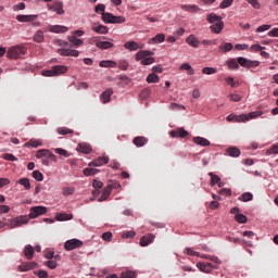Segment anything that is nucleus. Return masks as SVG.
Masks as SVG:
<instances>
[{
  "label": "nucleus",
  "mask_w": 278,
  "mask_h": 278,
  "mask_svg": "<svg viewBox=\"0 0 278 278\" xmlns=\"http://www.w3.org/2000/svg\"><path fill=\"white\" fill-rule=\"evenodd\" d=\"M151 55H153V52L149 50H141L136 53L135 60L136 62H141L142 66H149L155 63V59Z\"/></svg>",
  "instance_id": "obj_1"
},
{
  "label": "nucleus",
  "mask_w": 278,
  "mask_h": 278,
  "mask_svg": "<svg viewBox=\"0 0 278 278\" xmlns=\"http://www.w3.org/2000/svg\"><path fill=\"white\" fill-rule=\"evenodd\" d=\"M68 73V67L66 65H54L51 70L42 72L43 77H58V75H64Z\"/></svg>",
  "instance_id": "obj_2"
},
{
  "label": "nucleus",
  "mask_w": 278,
  "mask_h": 278,
  "mask_svg": "<svg viewBox=\"0 0 278 278\" xmlns=\"http://www.w3.org/2000/svg\"><path fill=\"white\" fill-rule=\"evenodd\" d=\"M27 53V48L23 46H14L9 48L7 55L10 58V60H18L21 55H25Z\"/></svg>",
  "instance_id": "obj_3"
},
{
  "label": "nucleus",
  "mask_w": 278,
  "mask_h": 278,
  "mask_svg": "<svg viewBox=\"0 0 278 278\" xmlns=\"http://www.w3.org/2000/svg\"><path fill=\"white\" fill-rule=\"evenodd\" d=\"M29 223V216L20 215L15 218L9 219V229H16L18 227H23V225H27Z\"/></svg>",
  "instance_id": "obj_4"
},
{
  "label": "nucleus",
  "mask_w": 278,
  "mask_h": 278,
  "mask_svg": "<svg viewBox=\"0 0 278 278\" xmlns=\"http://www.w3.org/2000/svg\"><path fill=\"white\" fill-rule=\"evenodd\" d=\"M102 21L103 23H106V24H123L125 23V16H116V15H113L112 13H102Z\"/></svg>",
  "instance_id": "obj_5"
},
{
  "label": "nucleus",
  "mask_w": 278,
  "mask_h": 278,
  "mask_svg": "<svg viewBox=\"0 0 278 278\" xmlns=\"http://www.w3.org/2000/svg\"><path fill=\"white\" fill-rule=\"evenodd\" d=\"M84 242L79 239H70L64 243L65 251H75V249H81Z\"/></svg>",
  "instance_id": "obj_6"
},
{
  "label": "nucleus",
  "mask_w": 278,
  "mask_h": 278,
  "mask_svg": "<svg viewBox=\"0 0 278 278\" xmlns=\"http://www.w3.org/2000/svg\"><path fill=\"white\" fill-rule=\"evenodd\" d=\"M36 157L38 160L47 159V160H51V162H58V156H55V154H53L51 151L45 150V149L37 151Z\"/></svg>",
  "instance_id": "obj_7"
},
{
  "label": "nucleus",
  "mask_w": 278,
  "mask_h": 278,
  "mask_svg": "<svg viewBox=\"0 0 278 278\" xmlns=\"http://www.w3.org/2000/svg\"><path fill=\"white\" fill-rule=\"evenodd\" d=\"M238 64H240V66H243V68H255L260 66V61H251L247 58L239 56Z\"/></svg>",
  "instance_id": "obj_8"
},
{
  "label": "nucleus",
  "mask_w": 278,
  "mask_h": 278,
  "mask_svg": "<svg viewBox=\"0 0 278 278\" xmlns=\"http://www.w3.org/2000/svg\"><path fill=\"white\" fill-rule=\"evenodd\" d=\"M47 212V206H33L29 210L28 218H38V216L45 215Z\"/></svg>",
  "instance_id": "obj_9"
},
{
  "label": "nucleus",
  "mask_w": 278,
  "mask_h": 278,
  "mask_svg": "<svg viewBox=\"0 0 278 278\" xmlns=\"http://www.w3.org/2000/svg\"><path fill=\"white\" fill-rule=\"evenodd\" d=\"M226 121H228V123H247V121H249V115H247V114H241V115L230 114L226 117Z\"/></svg>",
  "instance_id": "obj_10"
},
{
  "label": "nucleus",
  "mask_w": 278,
  "mask_h": 278,
  "mask_svg": "<svg viewBox=\"0 0 278 278\" xmlns=\"http://www.w3.org/2000/svg\"><path fill=\"white\" fill-rule=\"evenodd\" d=\"M58 53L63 58H79V52L73 49H59Z\"/></svg>",
  "instance_id": "obj_11"
},
{
  "label": "nucleus",
  "mask_w": 278,
  "mask_h": 278,
  "mask_svg": "<svg viewBox=\"0 0 278 278\" xmlns=\"http://www.w3.org/2000/svg\"><path fill=\"white\" fill-rule=\"evenodd\" d=\"M99 37H93L91 38V42H96V47H98V49H112V47H114V43L110 42V41H98Z\"/></svg>",
  "instance_id": "obj_12"
},
{
  "label": "nucleus",
  "mask_w": 278,
  "mask_h": 278,
  "mask_svg": "<svg viewBox=\"0 0 278 278\" xmlns=\"http://www.w3.org/2000/svg\"><path fill=\"white\" fill-rule=\"evenodd\" d=\"M197 268L201 270V273H212L213 268H216V266L212 265V263H203V262H198L197 263Z\"/></svg>",
  "instance_id": "obj_13"
},
{
  "label": "nucleus",
  "mask_w": 278,
  "mask_h": 278,
  "mask_svg": "<svg viewBox=\"0 0 278 278\" xmlns=\"http://www.w3.org/2000/svg\"><path fill=\"white\" fill-rule=\"evenodd\" d=\"M48 9L52 12H56V14H64V4H62V2H54L53 4H49Z\"/></svg>",
  "instance_id": "obj_14"
},
{
  "label": "nucleus",
  "mask_w": 278,
  "mask_h": 278,
  "mask_svg": "<svg viewBox=\"0 0 278 278\" xmlns=\"http://www.w3.org/2000/svg\"><path fill=\"white\" fill-rule=\"evenodd\" d=\"M36 266H38L36 262H26V263H22L18 266V270H21V273H26L27 270H34Z\"/></svg>",
  "instance_id": "obj_15"
},
{
  "label": "nucleus",
  "mask_w": 278,
  "mask_h": 278,
  "mask_svg": "<svg viewBox=\"0 0 278 278\" xmlns=\"http://www.w3.org/2000/svg\"><path fill=\"white\" fill-rule=\"evenodd\" d=\"M110 162V157L108 156H99L98 159L93 160L89 163V166H103Z\"/></svg>",
  "instance_id": "obj_16"
},
{
  "label": "nucleus",
  "mask_w": 278,
  "mask_h": 278,
  "mask_svg": "<svg viewBox=\"0 0 278 278\" xmlns=\"http://www.w3.org/2000/svg\"><path fill=\"white\" fill-rule=\"evenodd\" d=\"M112 94H114V91L111 88L102 92L100 96L102 103H110L112 101Z\"/></svg>",
  "instance_id": "obj_17"
},
{
  "label": "nucleus",
  "mask_w": 278,
  "mask_h": 278,
  "mask_svg": "<svg viewBox=\"0 0 278 278\" xmlns=\"http://www.w3.org/2000/svg\"><path fill=\"white\" fill-rule=\"evenodd\" d=\"M49 31L52 34H66V31H68V27L62 25H52L49 27Z\"/></svg>",
  "instance_id": "obj_18"
},
{
  "label": "nucleus",
  "mask_w": 278,
  "mask_h": 278,
  "mask_svg": "<svg viewBox=\"0 0 278 278\" xmlns=\"http://www.w3.org/2000/svg\"><path fill=\"white\" fill-rule=\"evenodd\" d=\"M187 45H189L190 47H193L194 49H199L201 41L194 36V35H190L187 39H186Z\"/></svg>",
  "instance_id": "obj_19"
},
{
  "label": "nucleus",
  "mask_w": 278,
  "mask_h": 278,
  "mask_svg": "<svg viewBox=\"0 0 278 278\" xmlns=\"http://www.w3.org/2000/svg\"><path fill=\"white\" fill-rule=\"evenodd\" d=\"M38 18V15H17L16 21L20 23H31Z\"/></svg>",
  "instance_id": "obj_20"
},
{
  "label": "nucleus",
  "mask_w": 278,
  "mask_h": 278,
  "mask_svg": "<svg viewBox=\"0 0 278 278\" xmlns=\"http://www.w3.org/2000/svg\"><path fill=\"white\" fill-rule=\"evenodd\" d=\"M78 153H85L86 155L92 153V147L88 143H79L77 147Z\"/></svg>",
  "instance_id": "obj_21"
},
{
  "label": "nucleus",
  "mask_w": 278,
  "mask_h": 278,
  "mask_svg": "<svg viewBox=\"0 0 278 278\" xmlns=\"http://www.w3.org/2000/svg\"><path fill=\"white\" fill-rule=\"evenodd\" d=\"M225 27V22H217L215 24H213L212 26H210V29L212 31V34H220V31H223V28Z\"/></svg>",
  "instance_id": "obj_22"
},
{
  "label": "nucleus",
  "mask_w": 278,
  "mask_h": 278,
  "mask_svg": "<svg viewBox=\"0 0 278 278\" xmlns=\"http://www.w3.org/2000/svg\"><path fill=\"white\" fill-rule=\"evenodd\" d=\"M110 194H112V186H108L103 189L101 197L98 199L99 203L108 201Z\"/></svg>",
  "instance_id": "obj_23"
},
{
  "label": "nucleus",
  "mask_w": 278,
  "mask_h": 278,
  "mask_svg": "<svg viewBox=\"0 0 278 278\" xmlns=\"http://www.w3.org/2000/svg\"><path fill=\"white\" fill-rule=\"evenodd\" d=\"M153 240H155V236L154 235H147L144 237H142L140 239V245L141 247H149V244H151V242H153Z\"/></svg>",
  "instance_id": "obj_24"
},
{
  "label": "nucleus",
  "mask_w": 278,
  "mask_h": 278,
  "mask_svg": "<svg viewBox=\"0 0 278 278\" xmlns=\"http://www.w3.org/2000/svg\"><path fill=\"white\" fill-rule=\"evenodd\" d=\"M170 136L172 138H186V136H188V131L184 128H179L178 130H172Z\"/></svg>",
  "instance_id": "obj_25"
},
{
  "label": "nucleus",
  "mask_w": 278,
  "mask_h": 278,
  "mask_svg": "<svg viewBox=\"0 0 278 278\" xmlns=\"http://www.w3.org/2000/svg\"><path fill=\"white\" fill-rule=\"evenodd\" d=\"M24 147H26L27 149H29V147H31L33 149H38V147H42V141H40L39 139H30L24 144Z\"/></svg>",
  "instance_id": "obj_26"
},
{
  "label": "nucleus",
  "mask_w": 278,
  "mask_h": 278,
  "mask_svg": "<svg viewBox=\"0 0 278 278\" xmlns=\"http://www.w3.org/2000/svg\"><path fill=\"white\" fill-rule=\"evenodd\" d=\"M34 253H35L34 247H31L30 244L24 248V255L26 260H34Z\"/></svg>",
  "instance_id": "obj_27"
},
{
  "label": "nucleus",
  "mask_w": 278,
  "mask_h": 278,
  "mask_svg": "<svg viewBox=\"0 0 278 278\" xmlns=\"http://www.w3.org/2000/svg\"><path fill=\"white\" fill-rule=\"evenodd\" d=\"M164 40H166V35L157 34L155 37L150 39V45H159L161 42H164Z\"/></svg>",
  "instance_id": "obj_28"
},
{
  "label": "nucleus",
  "mask_w": 278,
  "mask_h": 278,
  "mask_svg": "<svg viewBox=\"0 0 278 278\" xmlns=\"http://www.w3.org/2000/svg\"><path fill=\"white\" fill-rule=\"evenodd\" d=\"M226 153L230 156V157H240V149H238L237 147H230L226 150Z\"/></svg>",
  "instance_id": "obj_29"
},
{
  "label": "nucleus",
  "mask_w": 278,
  "mask_h": 278,
  "mask_svg": "<svg viewBox=\"0 0 278 278\" xmlns=\"http://www.w3.org/2000/svg\"><path fill=\"white\" fill-rule=\"evenodd\" d=\"M92 31H96V34L105 35V34H109L110 28H108V26H104V25H98L92 27Z\"/></svg>",
  "instance_id": "obj_30"
},
{
  "label": "nucleus",
  "mask_w": 278,
  "mask_h": 278,
  "mask_svg": "<svg viewBox=\"0 0 278 278\" xmlns=\"http://www.w3.org/2000/svg\"><path fill=\"white\" fill-rule=\"evenodd\" d=\"M207 23L214 24V23H220L223 22V17L216 15V13H211L206 17Z\"/></svg>",
  "instance_id": "obj_31"
},
{
  "label": "nucleus",
  "mask_w": 278,
  "mask_h": 278,
  "mask_svg": "<svg viewBox=\"0 0 278 278\" xmlns=\"http://www.w3.org/2000/svg\"><path fill=\"white\" fill-rule=\"evenodd\" d=\"M132 142L137 147H144V144L149 142V139H147V137H135Z\"/></svg>",
  "instance_id": "obj_32"
},
{
  "label": "nucleus",
  "mask_w": 278,
  "mask_h": 278,
  "mask_svg": "<svg viewBox=\"0 0 278 278\" xmlns=\"http://www.w3.org/2000/svg\"><path fill=\"white\" fill-rule=\"evenodd\" d=\"M193 142L195 144H199L200 147H210V140L203 138V137H195L193 138Z\"/></svg>",
  "instance_id": "obj_33"
},
{
  "label": "nucleus",
  "mask_w": 278,
  "mask_h": 278,
  "mask_svg": "<svg viewBox=\"0 0 278 278\" xmlns=\"http://www.w3.org/2000/svg\"><path fill=\"white\" fill-rule=\"evenodd\" d=\"M238 200L242 201L243 203H249V201H253V193L244 192L238 198Z\"/></svg>",
  "instance_id": "obj_34"
},
{
  "label": "nucleus",
  "mask_w": 278,
  "mask_h": 278,
  "mask_svg": "<svg viewBox=\"0 0 278 278\" xmlns=\"http://www.w3.org/2000/svg\"><path fill=\"white\" fill-rule=\"evenodd\" d=\"M125 49H128V51H138V49L140 48L138 46V42L136 41H127L125 45H124Z\"/></svg>",
  "instance_id": "obj_35"
},
{
  "label": "nucleus",
  "mask_w": 278,
  "mask_h": 278,
  "mask_svg": "<svg viewBox=\"0 0 278 278\" xmlns=\"http://www.w3.org/2000/svg\"><path fill=\"white\" fill-rule=\"evenodd\" d=\"M99 66H101V68H116V62H114V61H101L99 63Z\"/></svg>",
  "instance_id": "obj_36"
},
{
  "label": "nucleus",
  "mask_w": 278,
  "mask_h": 278,
  "mask_svg": "<svg viewBox=\"0 0 278 278\" xmlns=\"http://www.w3.org/2000/svg\"><path fill=\"white\" fill-rule=\"evenodd\" d=\"M218 49L222 53H228V51H231V49H233V43L226 42L224 45H220Z\"/></svg>",
  "instance_id": "obj_37"
},
{
  "label": "nucleus",
  "mask_w": 278,
  "mask_h": 278,
  "mask_svg": "<svg viewBox=\"0 0 278 278\" xmlns=\"http://www.w3.org/2000/svg\"><path fill=\"white\" fill-rule=\"evenodd\" d=\"M35 42H45V31L37 30L34 35Z\"/></svg>",
  "instance_id": "obj_38"
},
{
  "label": "nucleus",
  "mask_w": 278,
  "mask_h": 278,
  "mask_svg": "<svg viewBox=\"0 0 278 278\" xmlns=\"http://www.w3.org/2000/svg\"><path fill=\"white\" fill-rule=\"evenodd\" d=\"M20 186H24L25 190H30L31 184L29 182L28 178H21L16 181Z\"/></svg>",
  "instance_id": "obj_39"
},
{
  "label": "nucleus",
  "mask_w": 278,
  "mask_h": 278,
  "mask_svg": "<svg viewBox=\"0 0 278 278\" xmlns=\"http://www.w3.org/2000/svg\"><path fill=\"white\" fill-rule=\"evenodd\" d=\"M160 81V76H157L155 73L149 74L147 77L148 84H157Z\"/></svg>",
  "instance_id": "obj_40"
},
{
  "label": "nucleus",
  "mask_w": 278,
  "mask_h": 278,
  "mask_svg": "<svg viewBox=\"0 0 278 278\" xmlns=\"http://www.w3.org/2000/svg\"><path fill=\"white\" fill-rule=\"evenodd\" d=\"M97 173H99V169L97 168L87 167L84 169L85 177H92L93 175H97Z\"/></svg>",
  "instance_id": "obj_41"
},
{
  "label": "nucleus",
  "mask_w": 278,
  "mask_h": 278,
  "mask_svg": "<svg viewBox=\"0 0 278 278\" xmlns=\"http://www.w3.org/2000/svg\"><path fill=\"white\" fill-rule=\"evenodd\" d=\"M138 274L134 270H126L121 274V278H137Z\"/></svg>",
  "instance_id": "obj_42"
},
{
  "label": "nucleus",
  "mask_w": 278,
  "mask_h": 278,
  "mask_svg": "<svg viewBox=\"0 0 278 278\" xmlns=\"http://www.w3.org/2000/svg\"><path fill=\"white\" fill-rule=\"evenodd\" d=\"M68 40L74 47H81L84 45V40L78 39L76 36L68 37Z\"/></svg>",
  "instance_id": "obj_43"
},
{
  "label": "nucleus",
  "mask_w": 278,
  "mask_h": 278,
  "mask_svg": "<svg viewBox=\"0 0 278 278\" xmlns=\"http://www.w3.org/2000/svg\"><path fill=\"white\" fill-rule=\"evenodd\" d=\"M182 10H186V12H200L201 9L198 5H188V4H184L181 7Z\"/></svg>",
  "instance_id": "obj_44"
},
{
  "label": "nucleus",
  "mask_w": 278,
  "mask_h": 278,
  "mask_svg": "<svg viewBox=\"0 0 278 278\" xmlns=\"http://www.w3.org/2000/svg\"><path fill=\"white\" fill-rule=\"evenodd\" d=\"M56 220H73V215L66 213H59L56 215Z\"/></svg>",
  "instance_id": "obj_45"
},
{
  "label": "nucleus",
  "mask_w": 278,
  "mask_h": 278,
  "mask_svg": "<svg viewBox=\"0 0 278 278\" xmlns=\"http://www.w3.org/2000/svg\"><path fill=\"white\" fill-rule=\"evenodd\" d=\"M235 220L237 223H240L241 225H244V223H247V220H249V218H247V216L244 214L238 213L235 215Z\"/></svg>",
  "instance_id": "obj_46"
},
{
  "label": "nucleus",
  "mask_w": 278,
  "mask_h": 278,
  "mask_svg": "<svg viewBox=\"0 0 278 278\" xmlns=\"http://www.w3.org/2000/svg\"><path fill=\"white\" fill-rule=\"evenodd\" d=\"M62 194L64 197H71V194H75V188L74 187H64L62 190Z\"/></svg>",
  "instance_id": "obj_47"
},
{
  "label": "nucleus",
  "mask_w": 278,
  "mask_h": 278,
  "mask_svg": "<svg viewBox=\"0 0 278 278\" xmlns=\"http://www.w3.org/2000/svg\"><path fill=\"white\" fill-rule=\"evenodd\" d=\"M228 67L232 68L233 71H238V68H240V63H238V59L236 61V59H231L230 61H228Z\"/></svg>",
  "instance_id": "obj_48"
},
{
  "label": "nucleus",
  "mask_w": 278,
  "mask_h": 278,
  "mask_svg": "<svg viewBox=\"0 0 278 278\" xmlns=\"http://www.w3.org/2000/svg\"><path fill=\"white\" fill-rule=\"evenodd\" d=\"M208 175L211 177V186L212 187L216 186V184H218V181H220V177L218 175H216L212 172Z\"/></svg>",
  "instance_id": "obj_49"
},
{
  "label": "nucleus",
  "mask_w": 278,
  "mask_h": 278,
  "mask_svg": "<svg viewBox=\"0 0 278 278\" xmlns=\"http://www.w3.org/2000/svg\"><path fill=\"white\" fill-rule=\"evenodd\" d=\"M262 114H264V112H262V111L251 112V113L247 114L248 121H251L253 118H260V116H262Z\"/></svg>",
  "instance_id": "obj_50"
},
{
  "label": "nucleus",
  "mask_w": 278,
  "mask_h": 278,
  "mask_svg": "<svg viewBox=\"0 0 278 278\" xmlns=\"http://www.w3.org/2000/svg\"><path fill=\"white\" fill-rule=\"evenodd\" d=\"M203 75H216L218 71L215 67H204L202 70Z\"/></svg>",
  "instance_id": "obj_51"
},
{
  "label": "nucleus",
  "mask_w": 278,
  "mask_h": 278,
  "mask_svg": "<svg viewBox=\"0 0 278 278\" xmlns=\"http://www.w3.org/2000/svg\"><path fill=\"white\" fill-rule=\"evenodd\" d=\"M58 134H60V136H68V134H73V130L66 127H60L58 128Z\"/></svg>",
  "instance_id": "obj_52"
},
{
  "label": "nucleus",
  "mask_w": 278,
  "mask_h": 278,
  "mask_svg": "<svg viewBox=\"0 0 278 278\" xmlns=\"http://www.w3.org/2000/svg\"><path fill=\"white\" fill-rule=\"evenodd\" d=\"M180 70H181V71H188V72H189V75H194V70L192 68V66H191L189 63H184V64L180 66Z\"/></svg>",
  "instance_id": "obj_53"
},
{
  "label": "nucleus",
  "mask_w": 278,
  "mask_h": 278,
  "mask_svg": "<svg viewBox=\"0 0 278 278\" xmlns=\"http://www.w3.org/2000/svg\"><path fill=\"white\" fill-rule=\"evenodd\" d=\"M2 159L7 160L8 162H18V159L14 156V154H10V153H4L2 155Z\"/></svg>",
  "instance_id": "obj_54"
},
{
  "label": "nucleus",
  "mask_w": 278,
  "mask_h": 278,
  "mask_svg": "<svg viewBox=\"0 0 278 278\" xmlns=\"http://www.w3.org/2000/svg\"><path fill=\"white\" fill-rule=\"evenodd\" d=\"M277 155L278 154V143L273 144L268 150H267V155Z\"/></svg>",
  "instance_id": "obj_55"
},
{
  "label": "nucleus",
  "mask_w": 278,
  "mask_h": 278,
  "mask_svg": "<svg viewBox=\"0 0 278 278\" xmlns=\"http://www.w3.org/2000/svg\"><path fill=\"white\" fill-rule=\"evenodd\" d=\"M233 4V0H224L220 4L219 8L220 10H225L227 8H231V5Z\"/></svg>",
  "instance_id": "obj_56"
},
{
  "label": "nucleus",
  "mask_w": 278,
  "mask_h": 278,
  "mask_svg": "<svg viewBox=\"0 0 278 278\" xmlns=\"http://www.w3.org/2000/svg\"><path fill=\"white\" fill-rule=\"evenodd\" d=\"M33 177L36 179V181H42L45 179V175H42L40 170H34Z\"/></svg>",
  "instance_id": "obj_57"
},
{
  "label": "nucleus",
  "mask_w": 278,
  "mask_h": 278,
  "mask_svg": "<svg viewBox=\"0 0 278 278\" xmlns=\"http://www.w3.org/2000/svg\"><path fill=\"white\" fill-rule=\"evenodd\" d=\"M230 101H232L233 103H238L240 101H242V97H240V94L238 93H230L229 96Z\"/></svg>",
  "instance_id": "obj_58"
},
{
  "label": "nucleus",
  "mask_w": 278,
  "mask_h": 278,
  "mask_svg": "<svg viewBox=\"0 0 278 278\" xmlns=\"http://www.w3.org/2000/svg\"><path fill=\"white\" fill-rule=\"evenodd\" d=\"M248 3L254 8V10H260L262 8V4L258 0H248Z\"/></svg>",
  "instance_id": "obj_59"
},
{
  "label": "nucleus",
  "mask_w": 278,
  "mask_h": 278,
  "mask_svg": "<svg viewBox=\"0 0 278 278\" xmlns=\"http://www.w3.org/2000/svg\"><path fill=\"white\" fill-rule=\"evenodd\" d=\"M270 27L271 26L269 24H264L256 28V33L262 34V31H268V29H270Z\"/></svg>",
  "instance_id": "obj_60"
},
{
  "label": "nucleus",
  "mask_w": 278,
  "mask_h": 278,
  "mask_svg": "<svg viewBox=\"0 0 278 278\" xmlns=\"http://www.w3.org/2000/svg\"><path fill=\"white\" fill-rule=\"evenodd\" d=\"M185 252L187 253V255H191L193 257H199L200 256V253L197 252V251H193L192 248H187L185 250Z\"/></svg>",
  "instance_id": "obj_61"
},
{
  "label": "nucleus",
  "mask_w": 278,
  "mask_h": 278,
  "mask_svg": "<svg viewBox=\"0 0 278 278\" xmlns=\"http://www.w3.org/2000/svg\"><path fill=\"white\" fill-rule=\"evenodd\" d=\"M54 153H58V155H63V157H68V152L62 148H56Z\"/></svg>",
  "instance_id": "obj_62"
},
{
  "label": "nucleus",
  "mask_w": 278,
  "mask_h": 278,
  "mask_svg": "<svg viewBox=\"0 0 278 278\" xmlns=\"http://www.w3.org/2000/svg\"><path fill=\"white\" fill-rule=\"evenodd\" d=\"M94 11L97 12V14H102L105 13V4H98L96 5Z\"/></svg>",
  "instance_id": "obj_63"
},
{
  "label": "nucleus",
  "mask_w": 278,
  "mask_h": 278,
  "mask_svg": "<svg viewBox=\"0 0 278 278\" xmlns=\"http://www.w3.org/2000/svg\"><path fill=\"white\" fill-rule=\"evenodd\" d=\"M268 36L270 38H278V28H273L271 30H269Z\"/></svg>",
  "instance_id": "obj_64"
}]
</instances>
